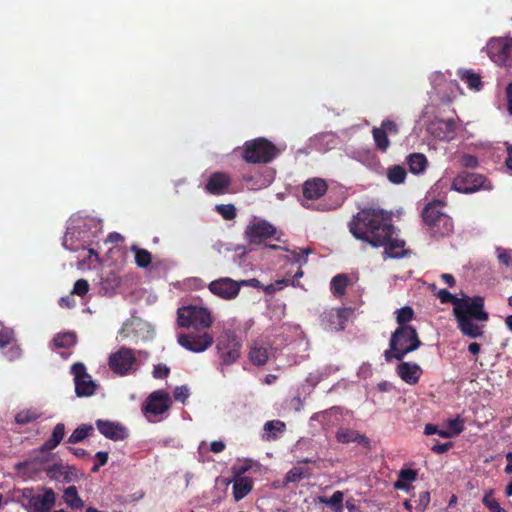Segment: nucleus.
Listing matches in <instances>:
<instances>
[{
	"label": "nucleus",
	"instance_id": "nucleus-16",
	"mask_svg": "<svg viewBox=\"0 0 512 512\" xmlns=\"http://www.w3.org/2000/svg\"><path fill=\"white\" fill-rule=\"evenodd\" d=\"M177 340L178 343L186 350L194 353H201L213 344L214 338L211 334L203 332L201 334H180L178 335Z\"/></svg>",
	"mask_w": 512,
	"mask_h": 512
},
{
	"label": "nucleus",
	"instance_id": "nucleus-23",
	"mask_svg": "<svg viewBox=\"0 0 512 512\" xmlns=\"http://www.w3.org/2000/svg\"><path fill=\"white\" fill-rule=\"evenodd\" d=\"M327 191V184L321 178L307 180L303 185V196L306 200L318 199Z\"/></svg>",
	"mask_w": 512,
	"mask_h": 512
},
{
	"label": "nucleus",
	"instance_id": "nucleus-47",
	"mask_svg": "<svg viewBox=\"0 0 512 512\" xmlns=\"http://www.w3.org/2000/svg\"><path fill=\"white\" fill-rule=\"evenodd\" d=\"M483 504L491 512H506L499 504V502L493 497L492 491L485 493L483 497Z\"/></svg>",
	"mask_w": 512,
	"mask_h": 512
},
{
	"label": "nucleus",
	"instance_id": "nucleus-38",
	"mask_svg": "<svg viewBox=\"0 0 512 512\" xmlns=\"http://www.w3.org/2000/svg\"><path fill=\"white\" fill-rule=\"evenodd\" d=\"M372 134H373V138H374L376 147L379 150L385 152L390 145V142L388 139L389 135L386 134V132L383 129H380L378 127L373 129Z\"/></svg>",
	"mask_w": 512,
	"mask_h": 512
},
{
	"label": "nucleus",
	"instance_id": "nucleus-52",
	"mask_svg": "<svg viewBox=\"0 0 512 512\" xmlns=\"http://www.w3.org/2000/svg\"><path fill=\"white\" fill-rule=\"evenodd\" d=\"M89 291V283L85 279H79L75 282L72 293L78 296H84Z\"/></svg>",
	"mask_w": 512,
	"mask_h": 512
},
{
	"label": "nucleus",
	"instance_id": "nucleus-8",
	"mask_svg": "<svg viewBox=\"0 0 512 512\" xmlns=\"http://www.w3.org/2000/svg\"><path fill=\"white\" fill-rule=\"evenodd\" d=\"M486 51L497 65L512 67V37L491 38L486 45Z\"/></svg>",
	"mask_w": 512,
	"mask_h": 512
},
{
	"label": "nucleus",
	"instance_id": "nucleus-58",
	"mask_svg": "<svg viewBox=\"0 0 512 512\" xmlns=\"http://www.w3.org/2000/svg\"><path fill=\"white\" fill-rule=\"evenodd\" d=\"M302 477V473L299 469L297 468H294V469H291L287 475H286V481L287 482H295V481H298L299 479H301Z\"/></svg>",
	"mask_w": 512,
	"mask_h": 512
},
{
	"label": "nucleus",
	"instance_id": "nucleus-63",
	"mask_svg": "<svg viewBox=\"0 0 512 512\" xmlns=\"http://www.w3.org/2000/svg\"><path fill=\"white\" fill-rule=\"evenodd\" d=\"M441 279L445 284H447L450 287L455 285V279L451 274H441Z\"/></svg>",
	"mask_w": 512,
	"mask_h": 512
},
{
	"label": "nucleus",
	"instance_id": "nucleus-57",
	"mask_svg": "<svg viewBox=\"0 0 512 512\" xmlns=\"http://www.w3.org/2000/svg\"><path fill=\"white\" fill-rule=\"evenodd\" d=\"M169 374V368L166 365L158 364L154 367V378H165Z\"/></svg>",
	"mask_w": 512,
	"mask_h": 512
},
{
	"label": "nucleus",
	"instance_id": "nucleus-48",
	"mask_svg": "<svg viewBox=\"0 0 512 512\" xmlns=\"http://www.w3.org/2000/svg\"><path fill=\"white\" fill-rule=\"evenodd\" d=\"M464 429V421L460 417H456L454 419L448 420V429L447 431L450 432L451 437L459 435Z\"/></svg>",
	"mask_w": 512,
	"mask_h": 512
},
{
	"label": "nucleus",
	"instance_id": "nucleus-1",
	"mask_svg": "<svg viewBox=\"0 0 512 512\" xmlns=\"http://www.w3.org/2000/svg\"><path fill=\"white\" fill-rule=\"evenodd\" d=\"M349 228L355 238L375 248L383 247L384 258H400L405 255V242L397 237L391 224V215L382 209H362L351 220Z\"/></svg>",
	"mask_w": 512,
	"mask_h": 512
},
{
	"label": "nucleus",
	"instance_id": "nucleus-49",
	"mask_svg": "<svg viewBox=\"0 0 512 512\" xmlns=\"http://www.w3.org/2000/svg\"><path fill=\"white\" fill-rule=\"evenodd\" d=\"M343 499L344 494L341 491H335L329 498V506L334 510V512H343Z\"/></svg>",
	"mask_w": 512,
	"mask_h": 512
},
{
	"label": "nucleus",
	"instance_id": "nucleus-20",
	"mask_svg": "<svg viewBox=\"0 0 512 512\" xmlns=\"http://www.w3.org/2000/svg\"><path fill=\"white\" fill-rule=\"evenodd\" d=\"M231 179L230 176L223 172H215L210 175L205 189L214 195H221L228 192Z\"/></svg>",
	"mask_w": 512,
	"mask_h": 512
},
{
	"label": "nucleus",
	"instance_id": "nucleus-5",
	"mask_svg": "<svg viewBox=\"0 0 512 512\" xmlns=\"http://www.w3.org/2000/svg\"><path fill=\"white\" fill-rule=\"evenodd\" d=\"M389 346L390 349L384 353L387 362H390L393 358L402 360L405 355L417 350L421 346V341L415 328L402 326L393 332Z\"/></svg>",
	"mask_w": 512,
	"mask_h": 512
},
{
	"label": "nucleus",
	"instance_id": "nucleus-43",
	"mask_svg": "<svg viewBox=\"0 0 512 512\" xmlns=\"http://www.w3.org/2000/svg\"><path fill=\"white\" fill-rule=\"evenodd\" d=\"M495 255L498 262L505 266L510 267L512 265V250L501 246L495 248Z\"/></svg>",
	"mask_w": 512,
	"mask_h": 512
},
{
	"label": "nucleus",
	"instance_id": "nucleus-18",
	"mask_svg": "<svg viewBox=\"0 0 512 512\" xmlns=\"http://www.w3.org/2000/svg\"><path fill=\"white\" fill-rule=\"evenodd\" d=\"M171 403L169 394L165 391H155L147 399L145 413L150 422H154L153 417L158 416L168 410Z\"/></svg>",
	"mask_w": 512,
	"mask_h": 512
},
{
	"label": "nucleus",
	"instance_id": "nucleus-24",
	"mask_svg": "<svg viewBox=\"0 0 512 512\" xmlns=\"http://www.w3.org/2000/svg\"><path fill=\"white\" fill-rule=\"evenodd\" d=\"M271 355V348L263 342L254 343L249 352L251 362L258 366L264 365Z\"/></svg>",
	"mask_w": 512,
	"mask_h": 512
},
{
	"label": "nucleus",
	"instance_id": "nucleus-62",
	"mask_svg": "<svg viewBox=\"0 0 512 512\" xmlns=\"http://www.w3.org/2000/svg\"><path fill=\"white\" fill-rule=\"evenodd\" d=\"M461 164L463 166L475 167L477 165V159L471 155H465L462 157Z\"/></svg>",
	"mask_w": 512,
	"mask_h": 512
},
{
	"label": "nucleus",
	"instance_id": "nucleus-36",
	"mask_svg": "<svg viewBox=\"0 0 512 512\" xmlns=\"http://www.w3.org/2000/svg\"><path fill=\"white\" fill-rule=\"evenodd\" d=\"M39 417L40 413L36 409H23L15 415V422L20 425H25L37 420Z\"/></svg>",
	"mask_w": 512,
	"mask_h": 512
},
{
	"label": "nucleus",
	"instance_id": "nucleus-53",
	"mask_svg": "<svg viewBox=\"0 0 512 512\" xmlns=\"http://www.w3.org/2000/svg\"><path fill=\"white\" fill-rule=\"evenodd\" d=\"M190 392L187 386H179L175 388L174 398L180 402H185V400L189 397Z\"/></svg>",
	"mask_w": 512,
	"mask_h": 512
},
{
	"label": "nucleus",
	"instance_id": "nucleus-3",
	"mask_svg": "<svg viewBox=\"0 0 512 512\" xmlns=\"http://www.w3.org/2000/svg\"><path fill=\"white\" fill-rule=\"evenodd\" d=\"M100 223L95 218L75 214L68 220L62 245L65 249L76 252L86 249L100 230Z\"/></svg>",
	"mask_w": 512,
	"mask_h": 512
},
{
	"label": "nucleus",
	"instance_id": "nucleus-30",
	"mask_svg": "<svg viewBox=\"0 0 512 512\" xmlns=\"http://www.w3.org/2000/svg\"><path fill=\"white\" fill-rule=\"evenodd\" d=\"M64 502L71 509H82L84 507L83 500L79 497L75 486H69L63 493Z\"/></svg>",
	"mask_w": 512,
	"mask_h": 512
},
{
	"label": "nucleus",
	"instance_id": "nucleus-4",
	"mask_svg": "<svg viewBox=\"0 0 512 512\" xmlns=\"http://www.w3.org/2000/svg\"><path fill=\"white\" fill-rule=\"evenodd\" d=\"M14 501L26 512H50L56 504L57 494L46 486L25 487L14 491Z\"/></svg>",
	"mask_w": 512,
	"mask_h": 512
},
{
	"label": "nucleus",
	"instance_id": "nucleus-11",
	"mask_svg": "<svg viewBox=\"0 0 512 512\" xmlns=\"http://www.w3.org/2000/svg\"><path fill=\"white\" fill-rule=\"evenodd\" d=\"M276 233V228L268 221L254 217L247 225L244 235L250 245H258Z\"/></svg>",
	"mask_w": 512,
	"mask_h": 512
},
{
	"label": "nucleus",
	"instance_id": "nucleus-17",
	"mask_svg": "<svg viewBox=\"0 0 512 512\" xmlns=\"http://www.w3.org/2000/svg\"><path fill=\"white\" fill-rule=\"evenodd\" d=\"M208 289L213 295L223 300H233L239 295L238 281L229 277L211 281Z\"/></svg>",
	"mask_w": 512,
	"mask_h": 512
},
{
	"label": "nucleus",
	"instance_id": "nucleus-32",
	"mask_svg": "<svg viewBox=\"0 0 512 512\" xmlns=\"http://www.w3.org/2000/svg\"><path fill=\"white\" fill-rule=\"evenodd\" d=\"M407 163L409 170L413 174H420L425 171L427 167V159L421 153H414L408 156Z\"/></svg>",
	"mask_w": 512,
	"mask_h": 512
},
{
	"label": "nucleus",
	"instance_id": "nucleus-12",
	"mask_svg": "<svg viewBox=\"0 0 512 512\" xmlns=\"http://www.w3.org/2000/svg\"><path fill=\"white\" fill-rule=\"evenodd\" d=\"M240 341L237 336L230 332H224L218 339L217 351L224 364L235 362L240 355Z\"/></svg>",
	"mask_w": 512,
	"mask_h": 512
},
{
	"label": "nucleus",
	"instance_id": "nucleus-54",
	"mask_svg": "<svg viewBox=\"0 0 512 512\" xmlns=\"http://www.w3.org/2000/svg\"><path fill=\"white\" fill-rule=\"evenodd\" d=\"M379 128L383 129L388 135H396L398 133L397 124L391 120H384Z\"/></svg>",
	"mask_w": 512,
	"mask_h": 512
},
{
	"label": "nucleus",
	"instance_id": "nucleus-25",
	"mask_svg": "<svg viewBox=\"0 0 512 512\" xmlns=\"http://www.w3.org/2000/svg\"><path fill=\"white\" fill-rule=\"evenodd\" d=\"M443 203L441 201H434L427 204L423 210L422 217L426 225L434 224L440 217H447L448 215L443 212Z\"/></svg>",
	"mask_w": 512,
	"mask_h": 512
},
{
	"label": "nucleus",
	"instance_id": "nucleus-9",
	"mask_svg": "<svg viewBox=\"0 0 512 512\" xmlns=\"http://www.w3.org/2000/svg\"><path fill=\"white\" fill-rule=\"evenodd\" d=\"M452 189L460 193H474L478 190H492V184L480 174L462 172L452 182Z\"/></svg>",
	"mask_w": 512,
	"mask_h": 512
},
{
	"label": "nucleus",
	"instance_id": "nucleus-59",
	"mask_svg": "<svg viewBox=\"0 0 512 512\" xmlns=\"http://www.w3.org/2000/svg\"><path fill=\"white\" fill-rule=\"evenodd\" d=\"M451 447H452V443L446 442V443L436 444V445L432 446L431 450L437 454H443V453L447 452Z\"/></svg>",
	"mask_w": 512,
	"mask_h": 512
},
{
	"label": "nucleus",
	"instance_id": "nucleus-41",
	"mask_svg": "<svg viewBox=\"0 0 512 512\" xmlns=\"http://www.w3.org/2000/svg\"><path fill=\"white\" fill-rule=\"evenodd\" d=\"M348 279L345 275L339 274L331 280V291L334 295L341 296L347 287Z\"/></svg>",
	"mask_w": 512,
	"mask_h": 512
},
{
	"label": "nucleus",
	"instance_id": "nucleus-34",
	"mask_svg": "<svg viewBox=\"0 0 512 512\" xmlns=\"http://www.w3.org/2000/svg\"><path fill=\"white\" fill-rule=\"evenodd\" d=\"M388 180L395 185H399L404 183L407 172L406 169L403 166L400 165H394L392 167H389L386 172Z\"/></svg>",
	"mask_w": 512,
	"mask_h": 512
},
{
	"label": "nucleus",
	"instance_id": "nucleus-26",
	"mask_svg": "<svg viewBox=\"0 0 512 512\" xmlns=\"http://www.w3.org/2000/svg\"><path fill=\"white\" fill-rule=\"evenodd\" d=\"M434 236H447L452 233L454 225L450 216L440 217L434 224L427 225Z\"/></svg>",
	"mask_w": 512,
	"mask_h": 512
},
{
	"label": "nucleus",
	"instance_id": "nucleus-55",
	"mask_svg": "<svg viewBox=\"0 0 512 512\" xmlns=\"http://www.w3.org/2000/svg\"><path fill=\"white\" fill-rule=\"evenodd\" d=\"M243 180L250 184L249 189H251V190H258L263 187H266L269 184L268 181L258 184V181L255 179V177L249 176V175H245L243 177Z\"/></svg>",
	"mask_w": 512,
	"mask_h": 512
},
{
	"label": "nucleus",
	"instance_id": "nucleus-29",
	"mask_svg": "<svg viewBox=\"0 0 512 512\" xmlns=\"http://www.w3.org/2000/svg\"><path fill=\"white\" fill-rule=\"evenodd\" d=\"M336 439L340 443H350V442L368 443V440L364 435H362L352 429L338 430V432L336 433Z\"/></svg>",
	"mask_w": 512,
	"mask_h": 512
},
{
	"label": "nucleus",
	"instance_id": "nucleus-46",
	"mask_svg": "<svg viewBox=\"0 0 512 512\" xmlns=\"http://www.w3.org/2000/svg\"><path fill=\"white\" fill-rule=\"evenodd\" d=\"M15 341L14 332L10 328H6L0 323V348L3 349Z\"/></svg>",
	"mask_w": 512,
	"mask_h": 512
},
{
	"label": "nucleus",
	"instance_id": "nucleus-31",
	"mask_svg": "<svg viewBox=\"0 0 512 512\" xmlns=\"http://www.w3.org/2000/svg\"><path fill=\"white\" fill-rule=\"evenodd\" d=\"M285 429V423L280 420L268 421L264 425L263 439L274 440L276 439Z\"/></svg>",
	"mask_w": 512,
	"mask_h": 512
},
{
	"label": "nucleus",
	"instance_id": "nucleus-21",
	"mask_svg": "<svg viewBox=\"0 0 512 512\" xmlns=\"http://www.w3.org/2000/svg\"><path fill=\"white\" fill-rule=\"evenodd\" d=\"M96 427L103 436L114 441L127 437L126 429L116 422L97 420Z\"/></svg>",
	"mask_w": 512,
	"mask_h": 512
},
{
	"label": "nucleus",
	"instance_id": "nucleus-50",
	"mask_svg": "<svg viewBox=\"0 0 512 512\" xmlns=\"http://www.w3.org/2000/svg\"><path fill=\"white\" fill-rule=\"evenodd\" d=\"M10 344H11V346L9 347V349L4 352V356L9 361L18 360L22 356V353H23L22 349H21V347L19 345L14 343V341L12 343H10Z\"/></svg>",
	"mask_w": 512,
	"mask_h": 512
},
{
	"label": "nucleus",
	"instance_id": "nucleus-45",
	"mask_svg": "<svg viewBox=\"0 0 512 512\" xmlns=\"http://www.w3.org/2000/svg\"><path fill=\"white\" fill-rule=\"evenodd\" d=\"M215 210L225 219L232 220L236 217V208L233 204H219Z\"/></svg>",
	"mask_w": 512,
	"mask_h": 512
},
{
	"label": "nucleus",
	"instance_id": "nucleus-15",
	"mask_svg": "<svg viewBox=\"0 0 512 512\" xmlns=\"http://www.w3.org/2000/svg\"><path fill=\"white\" fill-rule=\"evenodd\" d=\"M351 315V308H330L322 314L321 323L326 330L340 331L344 329L345 324Z\"/></svg>",
	"mask_w": 512,
	"mask_h": 512
},
{
	"label": "nucleus",
	"instance_id": "nucleus-6",
	"mask_svg": "<svg viewBox=\"0 0 512 512\" xmlns=\"http://www.w3.org/2000/svg\"><path fill=\"white\" fill-rule=\"evenodd\" d=\"M279 149L265 138L248 141L244 146V159L249 163H267L273 160Z\"/></svg>",
	"mask_w": 512,
	"mask_h": 512
},
{
	"label": "nucleus",
	"instance_id": "nucleus-40",
	"mask_svg": "<svg viewBox=\"0 0 512 512\" xmlns=\"http://www.w3.org/2000/svg\"><path fill=\"white\" fill-rule=\"evenodd\" d=\"M311 253L309 248H295L290 251L291 256L288 257V260L291 263L299 264L302 266L307 262V256Z\"/></svg>",
	"mask_w": 512,
	"mask_h": 512
},
{
	"label": "nucleus",
	"instance_id": "nucleus-51",
	"mask_svg": "<svg viewBox=\"0 0 512 512\" xmlns=\"http://www.w3.org/2000/svg\"><path fill=\"white\" fill-rule=\"evenodd\" d=\"M424 434L427 436L437 434L442 438H451L450 432L447 430H440L433 424H426L424 427Z\"/></svg>",
	"mask_w": 512,
	"mask_h": 512
},
{
	"label": "nucleus",
	"instance_id": "nucleus-56",
	"mask_svg": "<svg viewBox=\"0 0 512 512\" xmlns=\"http://www.w3.org/2000/svg\"><path fill=\"white\" fill-rule=\"evenodd\" d=\"M96 459L98 460V463L93 466V468H92L93 472L98 471V469L101 466H104L107 463V461H108V453L107 452H103V451L97 452L96 453Z\"/></svg>",
	"mask_w": 512,
	"mask_h": 512
},
{
	"label": "nucleus",
	"instance_id": "nucleus-28",
	"mask_svg": "<svg viewBox=\"0 0 512 512\" xmlns=\"http://www.w3.org/2000/svg\"><path fill=\"white\" fill-rule=\"evenodd\" d=\"M416 478L417 472L415 470L403 469L400 471L398 479L394 483V488L397 490L408 491Z\"/></svg>",
	"mask_w": 512,
	"mask_h": 512
},
{
	"label": "nucleus",
	"instance_id": "nucleus-35",
	"mask_svg": "<svg viewBox=\"0 0 512 512\" xmlns=\"http://www.w3.org/2000/svg\"><path fill=\"white\" fill-rule=\"evenodd\" d=\"M56 348H70L76 344V335L72 332L59 333L53 339Z\"/></svg>",
	"mask_w": 512,
	"mask_h": 512
},
{
	"label": "nucleus",
	"instance_id": "nucleus-39",
	"mask_svg": "<svg viewBox=\"0 0 512 512\" xmlns=\"http://www.w3.org/2000/svg\"><path fill=\"white\" fill-rule=\"evenodd\" d=\"M93 430L91 425L83 424L76 428L68 438L69 443H78L84 440Z\"/></svg>",
	"mask_w": 512,
	"mask_h": 512
},
{
	"label": "nucleus",
	"instance_id": "nucleus-42",
	"mask_svg": "<svg viewBox=\"0 0 512 512\" xmlns=\"http://www.w3.org/2000/svg\"><path fill=\"white\" fill-rule=\"evenodd\" d=\"M414 311L411 307L405 306L396 311L398 327L409 326L407 323L412 320Z\"/></svg>",
	"mask_w": 512,
	"mask_h": 512
},
{
	"label": "nucleus",
	"instance_id": "nucleus-13",
	"mask_svg": "<svg viewBox=\"0 0 512 512\" xmlns=\"http://www.w3.org/2000/svg\"><path fill=\"white\" fill-rule=\"evenodd\" d=\"M71 373L74 376L75 392L79 397H87L94 394L96 384L91 376L86 372L83 363L77 362L72 365Z\"/></svg>",
	"mask_w": 512,
	"mask_h": 512
},
{
	"label": "nucleus",
	"instance_id": "nucleus-37",
	"mask_svg": "<svg viewBox=\"0 0 512 512\" xmlns=\"http://www.w3.org/2000/svg\"><path fill=\"white\" fill-rule=\"evenodd\" d=\"M132 252L135 254V262L141 268H146L151 263V254L145 249H141L137 246H132Z\"/></svg>",
	"mask_w": 512,
	"mask_h": 512
},
{
	"label": "nucleus",
	"instance_id": "nucleus-61",
	"mask_svg": "<svg viewBox=\"0 0 512 512\" xmlns=\"http://www.w3.org/2000/svg\"><path fill=\"white\" fill-rule=\"evenodd\" d=\"M238 284H239V290H240V289H241V287H243V286H249V287H260V282H259V280L255 279V278L248 279V280H240V281H238Z\"/></svg>",
	"mask_w": 512,
	"mask_h": 512
},
{
	"label": "nucleus",
	"instance_id": "nucleus-33",
	"mask_svg": "<svg viewBox=\"0 0 512 512\" xmlns=\"http://www.w3.org/2000/svg\"><path fill=\"white\" fill-rule=\"evenodd\" d=\"M462 81H464L468 88L473 91H479L482 88L481 78L478 74L470 70H459L458 72Z\"/></svg>",
	"mask_w": 512,
	"mask_h": 512
},
{
	"label": "nucleus",
	"instance_id": "nucleus-14",
	"mask_svg": "<svg viewBox=\"0 0 512 512\" xmlns=\"http://www.w3.org/2000/svg\"><path fill=\"white\" fill-rule=\"evenodd\" d=\"M248 470V467H232V473L234 475L233 480H223L224 484L229 485L233 483V497L236 501H240L246 497L253 489V480L250 477L242 476L244 472Z\"/></svg>",
	"mask_w": 512,
	"mask_h": 512
},
{
	"label": "nucleus",
	"instance_id": "nucleus-64",
	"mask_svg": "<svg viewBox=\"0 0 512 512\" xmlns=\"http://www.w3.org/2000/svg\"><path fill=\"white\" fill-rule=\"evenodd\" d=\"M506 166L508 169L512 170V146L507 148Z\"/></svg>",
	"mask_w": 512,
	"mask_h": 512
},
{
	"label": "nucleus",
	"instance_id": "nucleus-2",
	"mask_svg": "<svg viewBox=\"0 0 512 512\" xmlns=\"http://www.w3.org/2000/svg\"><path fill=\"white\" fill-rule=\"evenodd\" d=\"M436 295L441 303L453 304V315L462 334L469 338L482 336L483 325L480 323L488 320V313L484 310L482 297L463 296L459 298L445 289H440Z\"/></svg>",
	"mask_w": 512,
	"mask_h": 512
},
{
	"label": "nucleus",
	"instance_id": "nucleus-27",
	"mask_svg": "<svg viewBox=\"0 0 512 512\" xmlns=\"http://www.w3.org/2000/svg\"><path fill=\"white\" fill-rule=\"evenodd\" d=\"M64 435H65V426L63 423H58L54 427L51 437L49 439H47L43 443V445L40 447V451L44 452V451H50V450L55 449L60 444L62 439L64 438Z\"/></svg>",
	"mask_w": 512,
	"mask_h": 512
},
{
	"label": "nucleus",
	"instance_id": "nucleus-10",
	"mask_svg": "<svg viewBox=\"0 0 512 512\" xmlns=\"http://www.w3.org/2000/svg\"><path fill=\"white\" fill-rule=\"evenodd\" d=\"M138 366L134 351L126 347L120 348L109 357L110 369L120 376L136 371Z\"/></svg>",
	"mask_w": 512,
	"mask_h": 512
},
{
	"label": "nucleus",
	"instance_id": "nucleus-7",
	"mask_svg": "<svg viewBox=\"0 0 512 512\" xmlns=\"http://www.w3.org/2000/svg\"><path fill=\"white\" fill-rule=\"evenodd\" d=\"M177 322L181 327L208 328L212 324V318L207 308L185 306L178 309Z\"/></svg>",
	"mask_w": 512,
	"mask_h": 512
},
{
	"label": "nucleus",
	"instance_id": "nucleus-60",
	"mask_svg": "<svg viewBox=\"0 0 512 512\" xmlns=\"http://www.w3.org/2000/svg\"><path fill=\"white\" fill-rule=\"evenodd\" d=\"M225 447H226L225 443L221 440L213 441L210 444V450L214 453H220V452L224 451Z\"/></svg>",
	"mask_w": 512,
	"mask_h": 512
},
{
	"label": "nucleus",
	"instance_id": "nucleus-22",
	"mask_svg": "<svg viewBox=\"0 0 512 512\" xmlns=\"http://www.w3.org/2000/svg\"><path fill=\"white\" fill-rule=\"evenodd\" d=\"M397 374L405 383L414 385L419 381L422 369L416 363L402 362L397 366Z\"/></svg>",
	"mask_w": 512,
	"mask_h": 512
},
{
	"label": "nucleus",
	"instance_id": "nucleus-19",
	"mask_svg": "<svg viewBox=\"0 0 512 512\" xmlns=\"http://www.w3.org/2000/svg\"><path fill=\"white\" fill-rule=\"evenodd\" d=\"M428 132L440 140H451L456 135L457 123L454 119H435L427 128Z\"/></svg>",
	"mask_w": 512,
	"mask_h": 512
},
{
	"label": "nucleus",
	"instance_id": "nucleus-44",
	"mask_svg": "<svg viewBox=\"0 0 512 512\" xmlns=\"http://www.w3.org/2000/svg\"><path fill=\"white\" fill-rule=\"evenodd\" d=\"M337 415V408H331L326 411L315 413L311 416L310 421H318L322 425H328L331 423V417Z\"/></svg>",
	"mask_w": 512,
	"mask_h": 512
}]
</instances>
